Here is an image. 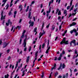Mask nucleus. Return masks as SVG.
<instances>
[{"instance_id":"obj_1","label":"nucleus","mask_w":78,"mask_h":78,"mask_svg":"<svg viewBox=\"0 0 78 78\" xmlns=\"http://www.w3.org/2000/svg\"><path fill=\"white\" fill-rule=\"evenodd\" d=\"M66 37H64L62 41V42H61L60 44H64L65 45H67L68 44V42H69V41H66Z\"/></svg>"},{"instance_id":"obj_2","label":"nucleus","mask_w":78,"mask_h":78,"mask_svg":"<svg viewBox=\"0 0 78 78\" xmlns=\"http://www.w3.org/2000/svg\"><path fill=\"white\" fill-rule=\"evenodd\" d=\"M49 45V40H48V45L47 46V49L46 50L45 53L46 54H47L48 53V51H49V50L50 49V46H48Z\"/></svg>"},{"instance_id":"obj_3","label":"nucleus","mask_w":78,"mask_h":78,"mask_svg":"<svg viewBox=\"0 0 78 78\" xmlns=\"http://www.w3.org/2000/svg\"><path fill=\"white\" fill-rule=\"evenodd\" d=\"M3 11H2L1 13V20H4V19H5V17H6V15H5L4 16H3Z\"/></svg>"},{"instance_id":"obj_4","label":"nucleus","mask_w":78,"mask_h":78,"mask_svg":"<svg viewBox=\"0 0 78 78\" xmlns=\"http://www.w3.org/2000/svg\"><path fill=\"white\" fill-rule=\"evenodd\" d=\"M51 8L50 7L49 8V11H47V14L46 15L47 17H48V15H49V14L48 13H50V12H51Z\"/></svg>"},{"instance_id":"obj_5","label":"nucleus","mask_w":78,"mask_h":78,"mask_svg":"<svg viewBox=\"0 0 78 78\" xmlns=\"http://www.w3.org/2000/svg\"><path fill=\"white\" fill-rule=\"evenodd\" d=\"M74 32V33H76V32H77V30H76L75 29H74L73 30H72L70 31V33L71 34H72Z\"/></svg>"},{"instance_id":"obj_6","label":"nucleus","mask_w":78,"mask_h":78,"mask_svg":"<svg viewBox=\"0 0 78 78\" xmlns=\"http://www.w3.org/2000/svg\"><path fill=\"white\" fill-rule=\"evenodd\" d=\"M38 51H36L35 52V59L34 60L36 61V60H37V56L38 55Z\"/></svg>"},{"instance_id":"obj_7","label":"nucleus","mask_w":78,"mask_h":78,"mask_svg":"<svg viewBox=\"0 0 78 78\" xmlns=\"http://www.w3.org/2000/svg\"><path fill=\"white\" fill-rule=\"evenodd\" d=\"M8 43H6L5 42H4L3 44V48H5L8 45Z\"/></svg>"},{"instance_id":"obj_8","label":"nucleus","mask_w":78,"mask_h":78,"mask_svg":"<svg viewBox=\"0 0 78 78\" xmlns=\"http://www.w3.org/2000/svg\"><path fill=\"white\" fill-rule=\"evenodd\" d=\"M31 12H30L29 13V16H28V18H29L30 19H31L32 18V17H31Z\"/></svg>"},{"instance_id":"obj_9","label":"nucleus","mask_w":78,"mask_h":78,"mask_svg":"<svg viewBox=\"0 0 78 78\" xmlns=\"http://www.w3.org/2000/svg\"><path fill=\"white\" fill-rule=\"evenodd\" d=\"M23 6L21 5H19V9H20V12H21L22 11V7Z\"/></svg>"},{"instance_id":"obj_10","label":"nucleus","mask_w":78,"mask_h":78,"mask_svg":"<svg viewBox=\"0 0 78 78\" xmlns=\"http://www.w3.org/2000/svg\"><path fill=\"white\" fill-rule=\"evenodd\" d=\"M56 64H55L54 65V67H52L51 68V70H53V69H56Z\"/></svg>"},{"instance_id":"obj_11","label":"nucleus","mask_w":78,"mask_h":78,"mask_svg":"<svg viewBox=\"0 0 78 78\" xmlns=\"http://www.w3.org/2000/svg\"><path fill=\"white\" fill-rule=\"evenodd\" d=\"M30 56H29L27 57V59L26 60V62H29V60H30Z\"/></svg>"},{"instance_id":"obj_12","label":"nucleus","mask_w":78,"mask_h":78,"mask_svg":"<svg viewBox=\"0 0 78 78\" xmlns=\"http://www.w3.org/2000/svg\"><path fill=\"white\" fill-rule=\"evenodd\" d=\"M44 30H43V33H41V35L39 37V39H40V38H41V36H43V34H45V32H44Z\"/></svg>"},{"instance_id":"obj_13","label":"nucleus","mask_w":78,"mask_h":78,"mask_svg":"<svg viewBox=\"0 0 78 78\" xmlns=\"http://www.w3.org/2000/svg\"><path fill=\"white\" fill-rule=\"evenodd\" d=\"M76 23L75 22H73L72 24L70 25L69 27H72V26H73V25H76Z\"/></svg>"},{"instance_id":"obj_14","label":"nucleus","mask_w":78,"mask_h":78,"mask_svg":"<svg viewBox=\"0 0 78 78\" xmlns=\"http://www.w3.org/2000/svg\"><path fill=\"white\" fill-rule=\"evenodd\" d=\"M54 1V0H51V1L49 2V7L50 6V5H51V3H53V2Z\"/></svg>"},{"instance_id":"obj_15","label":"nucleus","mask_w":78,"mask_h":78,"mask_svg":"<svg viewBox=\"0 0 78 78\" xmlns=\"http://www.w3.org/2000/svg\"><path fill=\"white\" fill-rule=\"evenodd\" d=\"M8 23H9L10 24V26H11V25H12V22L10 21V20H8Z\"/></svg>"},{"instance_id":"obj_16","label":"nucleus","mask_w":78,"mask_h":78,"mask_svg":"<svg viewBox=\"0 0 78 78\" xmlns=\"http://www.w3.org/2000/svg\"><path fill=\"white\" fill-rule=\"evenodd\" d=\"M55 25H53L51 30L53 31L55 30Z\"/></svg>"},{"instance_id":"obj_17","label":"nucleus","mask_w":78,"mask_h":78,"mask_svg":"<svg viewBox=\"0 0 78 78\" xmlns=\"http://www.w3.org/2000/svg\"><path fill=\"white\" fill-rule=\"evenodd\" d=\"M62 67V63H61V64H60V67H59V68L58 69V70H60V69H61V67Z\"/></svg>"},{"instance_id":"obj_18","label":"nucleus","mask_w":78,"mask_h":78,"mask_svg":"<svg viewBox=\"0 0 78 78\" xmlns=\"http://www.w3.org/2000/svg\"><path fill=\"white\" fill-rule=\"evenodd\" d=\"M34 25V21H32V22L31 23L30 26H31V27H33Z\"/></svg>"},{"instance_id":"obj_19","label":"nucleus","mask_w":78,"mask_h":78,"mask_svg":"<svg viewBox=\"0 0 78 78\" xmlns=\"http://www.w3.org/2000/svg\"><path fill=\"white\" fill-rule=\"evenodd\" d=\"M14 0H11V4L10 5V7H11V6H12V2H13V1Z\"/></svg>"},{"instance_id":"obj_20","label":"nucleus","mask_w":78,"mask_h":78,"mask_svg":"<svg viewBox=\"0 0 78 78\" xmlns=\"http://www.w3.org/2000/svg\"><path fill=\"white\" fill-rule=\"evenodd\" d=\"M28 10H29V6H27V9L26 10V12H28Z\"/></svg>"},{"instance_id":"obj_21","label":"nucleus","mask_w":78,"mask_h":78,"mask_svg":"<svg viewBox=\"0 0 78 78\" xmlns=\"http://www.w3.org/2000/svg\"><path fill=\"white\" fill-rule=\"evenodd\" d=\"M9 75L8 74H7V75H5V78H8V77L9 76Z\"/></svg>"},{"instance_id":"obj_22","label":"nucleus","mask_w":78,"mask_h":78,"mask_svg":"<svg viewBox=\"0 0 78 78\" xmlns=\"http://www.w3.org/2000/svg\"><path fill=\"white\" fill-rule=\"evenodd\" d=\"M65 67H66V65H65V64H64V63H63L62 65V69H64Z\"/></svg>"},{"instance_id":"obj_23","label":"nucleus","mask_w":78,"mask_h":78,"mask_svg":"<svg viewBox=\"0 0 78 78\" xmlns=\"http://www.w3.org/2000/svg\"><path fill=\"white\" fill-rule=\"evenodd\" d=\"M23 74L22 75V76H23L25 75V70H23L22 72Z\"/></svg>"},{"instance_id":"obj_24","label":"nucleus","mask_w":78,"mask_h":78,"mask_svg":"<svg viewBox=\"0 0 78 78\" xmlns=\"http://www.w3.org/2000/svg\"><path fill=\"white\" fill-rule=\"evenodd\" d=\"M23 44L24 45V47H27L26 45H27V43H23Z\"/></svg>"},{"instance_id":"obj_25","label":"nucleus","mask_w":78,"mask_h":78,"mask_svg":"<svg viewBox=\"0 0 78 78\" xmlns=\"http://www.w3.org/2000/svg\"><path fill=\"white\" fill-rule=\"evenodd\" d=\"M71 42H72L73 44H75V43H76V41L75 40H74L71 41Z\"/></svg>"},{"instance_id":"obj_26","label":"nucleus","mask_w":78,"mask_h":78,"mask_svg":"<svg viewBox=\"0 0 78 78\" xmlns=\"http://www.w3.org/2000/svg\"><path fill=\"white\" fill-rule=\"evenodd\" d=\"M36 31H37V28L36 27L34 29V33H35V32H36Z\"/></svg>"},{"instance_id":"obj_27","label":"nucleus","mask_w":78,"mask_h":78,"mask_svg":"<svg viewBox=\"0 0 78 78\" xmlns=\"http://www.w3.org/2000/svg\"><path fill=\"white\" fill-rule=\"evenodd\" d=\"M58 73L57 72L55 73V77H56L57 76H58Z\"/></svg>"},{"instance_id":"obj_28","label":"nucleus","mask_w":78,"mask_h":78,"mask_svg":"<svg viewBox=\"0 0 78 78\" xmlns=\"http://www.w3.org/2000/svg\"><path fill=\"white\" fill-rule=\"evenodd\" d=\"M58 15H61V12L60 10L59 11V12L58 13Z\"/></svg>"},{"instance_id":"obj_29","label":"nucleus","mask_w":78,"mask_h":78,"mask_svg":"<svg viewBox=\"0 0 78 78\" xmlns=\"http://www.w3.org/2000/svg\"><path fill=\"white\" fill-rule=\"evenodd\" d=\"M5 7H7L6 8V9H8V7H9V5L7 4L6 5Z\"/></svg>"},{"instance_id":"obj_30","label":"nucleus","mask_w":78,"mask_h":78,"mask_svg":"<svg viewBox=\"0 0 78 78\" xmlns=\"http://www.w3.org/2000/svg\"><path fill=\"white\" fill-rule=\"evenodd\" d=\"M7 1V0H3L2 2H4V3H6V2Z\"/></svg>"},{"instance_id":"obj_31","label":"nucleus","mask_w":78,"mask_h":78,"mask_svg":"<svg viewBox=\"0 0 78 78\" xmlns=\"http://www.w3.org/2000/svg\"><path fill=\"white\" fill-rule=\"evenodd\" d=\"M22 44V38H20V44Z\"/></svg>"},{"instance_id":"obj_32","label":"nucleus","mask_w":78,"mask_h":78,"mask_svg":"<svg viewBox=\"0 0 78 78\" xmlns=\"http://www.w3.org/2000/svg\"><path fill=\"white\" fill-rule=\"evenodd\" d=\"M66 53V52H65V51L64 50H63L62 51V54L63 55H64Z\"/></svg>"},{"instance_id":"obj_33","label":"nucleus","mask_w":78,"mask_h":78,"mask_svg":"<svg viewBox=\"0 0 78 78\" xmlns=\"http://www.w3.org/2000/svg\"><path fill=\"white\" fill-rule=\"evenodd\" d=\"M23 37H24V35L23 34H22V35L20 37L21 39V38H23Z\"/></svg>"},{"instance_id":"obj_34","label":"nucleus","mask_w":78,"mask_h":78,"mask_svg":"<svg viewBox=\"0 0 78 78\" xmlns=\"http://www.w3.org/2000/svg\"><path fill=\"white\" fill-rule=\"evenodd\" d=\"M58 61H61V57H59L58 58Z\"/></svg>"},{"instance_id":"obj_35","label":"nucleus","mask_w":78,"mask_h":78,"mask_svg":"<svg viewBox=\"0 0 78 78\" xmlns=\"http://www.w3.org/2000/svg\"><path fill=\"white\" fill-rule=\"evenodd\" d=\"M49 26H50V23H49L48 25H47L46 26L47 28H49Z\"/></svg>"},{"instance_id":"obj_36","label":"nucleus","mask_w":78,"mask_h":78,"mask_svg":"<svg viewBox=\"0 0 78 78\" xmlns=\"http://www.w3.org/2000/svg\"><path fill=\"white\" fill-rule=\"evenodd\" d=\"M27 43V39H25L24 40L23 43Z\"/></svg>"},{"instance_id":"obj_37","label":"nucleus","mask_w":78,"mask_h":78,"mask_svg":"<svg viewBox=\"0 0 78 78\" xmlns=\"http://www.w3.org/2000/svg\"><path fill=\"white\" fill-rule=\"evenodd\" d=\"M45 24V23L44 22H43V23L42 24V27H43V28H44V24Z\"/></svg>"},{"instance_id":"obj_38","label":"nucleus","mask_w":78,"mask_h":78,"mask_svg":"<svg viewBox=\"0 0 78 78\" xmlns=\"http://www.w3.org/2000/svg\"><path fill=\"white\" fill-rule=\"evenodd\" d=\"M6 51L8 53H9V51H10V50L8 49Z\"/></svg>"},{"instance_id":"obj_39","label":"nucleus","mask_w":78,"mask_h":78,"mask_svg":"<svg viewBox=\"0 0 78 78\" xmlns=\"http://www.w3.org/2000/svg\"><path fill=\"white\" fill-rule=\"evenodd\" d=\"M44 73H42V75L41 76V78H44Z\"/></svg>"},{"instance_id":"obj_40","label":"nucleus","mask_w":78,"mask_h":78,"mask_svg":"<svg viewBox=\"0 0 78 78\" xmlns=\"http://www.w3.org/2000/svg\"><path fill=\"white\" fill-rule=\"evenodd\" d=\"M25 33H26V31H25V30H24V31H23V33H22V34H24Z\"/></svg>"},{"instance_id":"obj_41","label":"nucleus","mask_w":78,"mask_h":78,"mask_svg":"<svg viewBox=\"0 0 78 78\" xmlns=\"http://www.w3.org/2000/svg\"><path fill=\"white\" fill-rule=\"evenodd\" d=\"M44 47H45V43H44L42 45V48H44Z\"/></svg>"},{"instance_id":"obj_42","label":"nucleus","mask_w":78,"mask_h":78,"mask_svg":"<svg viewBox=\"0 0 78 78\" xmlns=\"http://www.w3.org/2000/svg\"><path fill=\"white\" fill-rule=\"evenodd\" d=\"M68 51L69 53H70V52H72L73 51H72V50H68Z\"/></svg>"},{"instance_id":"obj_43","label":"nucleus","mask_w":78,"mask_h":78,"mask_svg":"<svg viewBox=\"0 0 78 78\" xmlns=\"http://www.w3.org/2000/svg\"><path fill=\"white\" fill-rule=\"evenodd\" d=\"M8 14H9V16H10V15L12 14V13L11 12V11L9 12V13Z\"/></svg>"},{"instance_id":"obj_44","label":"nucleus","mask_w":78,"mask_h":78,"mask_svg":"<svg viewBox=\"0 0 78 78\" xmlns=\"http://www.w3.org/2000/svg\"><path fill=\"white\" fill-rule=\"evenodd\" d=\"M67 13V11L66 10H65L64 11V14H66Z\"/></svg>"},{"instance_id":"obj_45","label":"nucleus","mask_w":78,"mask_h":78,"mask_svg":"<svg viewBox=\"0 0 78 78\" xmlns=\"http://www.w3.org/2000/svg\"><path fill=\"white\" fill-rule=\"evenodd\" d=\"M17 28H18L19 30H20V29L21 28V27L18 26H17Z\"/></svg>"},{"instance_id":"obj_46","label":"nucleus","mask_w":78,"mask_h":78,"mask_svg":"<svg viewBox=\"0 0 78 78\" xmlns=\"http://www.w3.org/2000/svg\"><path fill=\"white\" fill-rule=\"evenodd\" d=\"M11 59V56H9V57L8 58V60H10V59Z\"/></svg>"},{"instance_id":"obj_47","label":"nucleus","mask_w":78,"mask_h":78,"mask_svg":"<svg viewBox=\"0 0 78 78\" xmlns=\"http://www.w3.org/2000/svg\"><path fill=\"white\" fill-rule=\"evenodd\" d=\"M76 14V13H73L72 14V15L73 16H75V14Z\"/></svg>"},{"instance_id":"obj_48","label":"nucleus","mask_w":78,"mask_h":78,"mask_svg":"<svg viewBox=\"0 0 78 78\" xmlns=\"http://www.w3.org/2000/svg\"><path fill=\"white\" fill-rule=\"evenodd\" d=\"M22 64H21L20 66H19L18 67V69H20V68H21L22 67Z\"/></svg>"},{"instance_id":"obj_49","label":"nucleus","mask_w":78,"mask_h":78,"mask_svg":"<svg viewBox=\"0 0 78 78\" xmlns=\"http://www.w3.org/2000/svg\"><path fill=\"white\" fill-rule=\"evenodd\" d=\"M62 55L63 54H62V53H61L60 55V57L61 58V57H62Z\"/></svg>"},{"instance_id":"obj_50","label":"nucleus","mask_w":78,"mask_h":78,"mask_svg":"<svg viewBox=\"0 0 78 78\" xmlns=\"http://www.w3.org/2000/svg\"><path fill=\"white\" fill-rule=\"evenodd\" d=\"M76 33V34H75V36H78V32H75Z\"/></svg>"},{"instance_id":"obj_51","label":"nucleus","mask_w":78,"mask_h":78,"mask_svg":"<svg viewBox=\"0 0 78 78\" xmlns=\"http://www.w3.org/2000/svg\"><path fill=\"white\" fill-rule=\"evenodd\" d=\"M33 19L34 22H35V21H36V19H35V17H34L33 18Z\"/></svg>"},{"instance_id":"obj_52","label":"nucleus","mask_w":78,"mask_h":78,"mask_svg":"<svg viewBox=\"0 0 78 78\" xmlns=\"http://www.w3.org/2000/svg\"><path fill=\"white\" fill-rule=\"evenodd\" d=\"M14 26L12 27V28L11 29V31H12L13 30V29L14 28Z\"/></svg>"},{"instance_id":"obj_53","label":"nucleus","mask_w":78,"mask_h":78,"mask_svg":"<svg viewBox=\"0 0 78 78\" xmlns=\"http://www.w3.org/2000/svg\"><path fill=\"white\" fill-rule=\"evenodd\" d=\"M31 47H30V48H29V51L30 52V51H31Z\"/></svg>"},{"instance_id":"obj_54","label":"nucleus","mask_w":78,"mask_h":78,"mask_svg":"<svg viewBox=\"0 0 78 78\" xmlns=\"http://www.w3.org/2000/svg\"><path fill=\"white\" fill-rule=\"evenodd\" d=\"M27 47H25L24 49V51H26V50H27Z\"/></svg>"},{"instance_id":"obj_55","label":"nucleus","mask_w":78,"mask_h":78,"mask_svg":"<svg viewBox=\"0 0 78 78\" xmlns=\"http://www.w3.org/2000/svg\"><path fill=\"white\" fill-rule=\"evenodd\" d=\"M72 1H71L70 2V6H72Z\"/></svg>"},{"instance_id":"obj_56","label":"nucleus","mask_w":78,"mask_h":78,"mask_svg":"<svg viewBox=\"0 0 78 78\" xmlns=\"http://www.w3.org/2000/svg\"><path fill=\"white\" fill-rule=\"evenodd\" d=\"M73 7H72L71 8V9H70L69 11H72V10H73Z\"/></svg>"},{"instance_id":"obj_57","label":"nucleus","mask_w":78,"mask_h":78,"mask_svg":"<svg viewBox=\"0 0 78 78\" xmlns=\"http://www.w3.org/2000/svg\"><path fill=\"white\" fill-rule=\"evenodd\" d=\"M18 62H16V67H17L18 66Z\"/></svg>"},{"instance_id":"obj_58","label":"nucleus","mask_w":78,"mask_h":78,"mask_svg":"<svg viewBox=\"0 0 78 78\" xmlns=\"http://www.w3.org/2000/svg\"><path fill=\"white\" fill-rule=\"evenodd\" d=\"M6 26H9V23H6Z\"/></svg>"},{"instance_id":"obj_59","label":"nucleus","mask_w":78,"mask_h":78,"mask_svg":"<svg viewBox=\"0 0 78 78\" xmlns=\"http://www.w3.org/2000/svg\"><path fill=\"white\" fill-rule=\"evenodd\" d=\"M69 8H70V6H68L67 8V9H69Z\"/></svg>"},{"instance_id":"obj_60","label":"nucleus","mask_w":78,"mask_h":78,"mask_svg":"<svg viewBox=\"0 0 78 78\" xmlns=\"http://www.w3.org/2000/svg\"><path fill=\"white\" fill-rule=\"evenodd\" d=\"M74 72H77V69H74Z\"/></svg>"},{"instance_id":"obj_61","label":"nucleus","mask_w":78,"mask_h":78,"mask_svg":"<svg viewBox=\"0 0 78 78\" xmlns=\"http://www.w3.org/2000/svg\"><path fill=\"white\" fill-rule=\"evenodd\" d=\"M75 54H77V51L76 50H75Z\"/></svg>"},{"instance_id":"obj_62","label":"nucleus","mask_w":78,"mask_h":78,"mask_svg":"<svg viewBox=\"0 0 78 78\" xmlns=\"http://www.w3.org/2000/svg\"><path fill=\"white\" fill-rule=\"evenodd\" d=\"M62 78V76H61V75H59V76L58 78Z\"/></svg>"},{"instance_id":"obj_63","label":"nucleus","mask_w":78,"mask_h":78,"mask_svg":"<svg viewBox=\"0 0 78 78\" xmlns=\"http://www.w3.org/2000/svg\"><path fill=\"white\" fill-rule=\"evenodd\" d=\"M57 12H58L59 11V9H57L56 10Z\"/></svg>"},{"instance_id":"obj_64","label":"nucleus","mask_w":78,"mask_h":78,"mask_svg":"<svg viewBox=\"0 0 78 78\" xmlns=\"http://www.w3.org/2000/svg\"><path fill=\"white\" fill-rule=\"evenodd\" d=\"M63 78H66V75H63Z\"/></svg>"}]
</instances>
